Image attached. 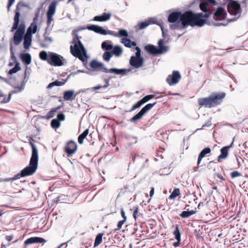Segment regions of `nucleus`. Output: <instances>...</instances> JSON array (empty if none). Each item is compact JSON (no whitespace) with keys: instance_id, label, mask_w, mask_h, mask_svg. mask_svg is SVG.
<instances>
[{"instance_id":"obj_1","label":"nucleus","mask_w":248,"mask_h":248,"mask_svg":"<svg viewBox=\"0 0 248 248\" xmlns=\"http://www.w3.org/2000/svg\"><path fill=\"white\" fill-rule=\"evenodd\" d=\"M202 14H196L191 11H187L182 14L181 12H173L168 17V21L173 23L180 20L184 27L191 26H202L206 20L202 19Z\"/></svg>"},{"instance_id":"obj_2","label":"nucleus","mask_w":248,"mask_h":248,"mask_svg":"<svg viewBox=\"0 0 248 248\" xmlns=\"http://www.w3.org/2000/svg\"><path fill=\"white\" fill-rule=\"evenodd\" d=\"M20 15L18 6H17L14 17V22L11 30L12 32L16 30L13 37V43L16 46L18 45L22 41L25 31L26 26L25 24L22 22L19 24Z\"/></svg>"},{"instance_id":"obj_3","label":"nucleus","mask_w":248,"mask_h":248,"mask_svg":"<svg viewBox=\"0 0 248 248\" xmlns=\"http://www.w3.org/2000/svg\"><path fill=\"white\" fill-rule=\"evenodd\" d=\"M39 57L42 61L53 66H61L64 64L65 61L62 56L51 51L42 50L39 52Z\"/></svg>"},{"instance_id":"obj_4","label":"nucleus","mask_w":248,"mask_h":248,"mask_svg":"<svg viewBox=\"0 0 248 248\" xmlns=\"http://www.w3.org/2000/svg\"><path fill=\"white\" fill-rule=\"evenodd\" d=\"M32 149L31 156L29 166L22 170L20 173L21 177L32 175L36 170L38 162V150L35 145L31 142H30Z\"/></svg>"},{"instance_id":"obj_5","label":"nucleus","mask_w":248,"mask_h":248,"mask_svg":"<svg viewBox=\"0 0 248 248\" xmlns=\"http://www.w3.org/2000/svg\"><path fill=\"white\" fill-rule=\"evenodd\" d=\"M226 95L224 93H214L208 97L199 98L198 100L200 106L211 108L219 105Z\"/></svg>"},{"instance_id":"obj_6","label":"nucleus","mask_w":248,"mask_h":248,"mask_svg":"<svg viewBox=\"0 0 248 248\" xmlns=\"http://www.w3.org/2000/svg\"><path fill=\"white\" fill-rule=\"evenodd\" d=\"M227 7L230 14L235 16L232 20H234L240 16L242 11L240 4L237 1H230L228 4Z\"/></svg>"},{"instance_id":"obj_7","label":"nucleus","mask_w":248,"mask_h":248,"mask_svg":"<svg viewBox=\"0 0 248 248\" xmlns=\"http://www.w3.org/2000/svg\"><path fill=\"white\" fill-rule=\"evenodd\" d=\"M208 2L214 5L217 4L215 0H205V1L202 2L200 5V7L201 10L205 12V14L204 15L202 14V17H208L209 15L212 12V10L211 9V5Z\"/></svg>"},{"instance_id":"obj_8","label":"nucleus","mask_w":248,"mask_h":248,"mask_svg":"<svg viewBox=\"0 0 248 248\" xmlns=\"http://www.w3.org/2000/svg\"><path fill=\"white\" fill-rule=\"evenodd\" d=\"M70 51L74 56L82 62L88 58L85 47H70Z\"/></svg>"},{"instance_id":"obj_9","label":"nucleus","mask_w":248,"mask_h":248,"mask_svg":"<svg viewBox=\"0 0 248 248\" xmlns=\"http://www.w3.org/2000/svg\"><path fill=\"white\" fill-rule=\"evenodd\" d=\"M87 29L85 27H81V28H78L72 31V35L73 37V40L72 42V45H71L70 46H84L81 41H80L79 39L81 37H78V32L82 30H85Z\"/></svg>"},{"instance_id":"obj_10","label":"nucleus","mask_w":248,"mask_h":248,"mask_svg":"<svg viewBox=\"0 0 248 248\" xmlns=\"http://www.w3.org/2000/svg\"><path fill=\"white\" fill-rule=\"evenodd\" d=\"M156 104V102L154 103H150L145 105L132 118L130 119V122H135L142 118L144 114L148 110L151 109Z\"/></svg>"},{"instance_id":"obj_11","label":"nucleus","mask_w":248,"mask_h":248,"mask_svg":"<svg viewBox=\"0 0 248 248\" xmlns=\"http://www.w3.org/2000/svg\"><path fill=\"white\" fill-rule=\"evenodd\" d=\"M64 150L67 157L71 156L77 150V144L73 140L68 141L64 148Z\"/></svg>"},{"instance_id":"obj_12","label":"nucleus","mask_w":248,"mask_h":248,"mask_svg":"<svg viewBox=\"0 0 248 248\" xmlns=\"http://www.w3.org/2000/svg\"><path fill=\"white\" fill-rule=\"evenodd\" d=\"M119 35H116V36L124 37L122 39L121 42L124 44L125 46H136V44L134 42H131L129 39L126 38L128 36L127 31L124 29L120 30L118 31Z\"/></svg>"},{"instance_id":"obj_13","label":"nucleus","mask_w":248,"mask_h":248,"mask_svg":"<svg viewBox=\"0 0 248 248\" xmlns=\"http://www.w3.org/2000/svg\"><path fill=\"white\" fill-rule=\"evenodd\" d=\"M87 29L94 31L96 33L102 34V35H107V34H114L113 32L109 30H106L104 29L102 27L95 25H91L87 27Z\"/></svg>"},{"instance_id":"obj_14","label":"nucleus","mask_w":248,"mask_h":248,"mask_svg":"<svg viewBox=\"0 0 248 248\" xmlns=\"http://www.w3.org/2000/svg\"><path fill=\"white\" fill-rule=\"evenodd\" d=\"M181 78V76L179 72L177 71H174L171 75L168 76L166 80L170 86H171L178 83Z\"/></svg>"},{"instance_id":"obj_15","label":"nucleus","mask_w":248,"mask_h":248,"mask_svg":"<svg viewBox=\"0 0 248 248\" xmlns=\"http://www.w3.org/2000/svg\"><path fill=\"white\" fill-rule=\"evenodd\" d=\"M144 62V58H136L131 57L129 60V64L135 68H139L142 67Z\"/></svg>"},{"instance_id":"obj_16","label":"nucleus","mask_w":248,"mask_h":248,"mask_svg":"<svg viewBox=\"0 0 248 248\" xmlns=\"http://www.w3.org/2000/svg\"><path fill=\"white\" fill-rule=\"evenodd\" d=\"M90 67L97 71H100L105 73H108V69L104 67L103 63L98 62L96 61L93 60L90 63Z\"/></svg>"},{"instance_id":"obj_17","label":"nucleus","mask_w":248,"mask_h":248,"mask_svg":"<svg viewBox=\"0 0 248 248\" xmlns=\"http://www.w3.org/2000/svg\"><path fill=\"white\" fill-rule=\"evenodd\" d=\"M226 13L222 7H218L214 14V18L217 21H222L225 19Z\"/></svg>"},{"instance_id":"obj_18","label":"nucleus","mask_w":248,"mask_h":248,"mask_svg":"<svg viewBox=\"0 0 248 248\" xmlns=\"http://www.w3.org/2000/svg\"><path fill=\"white\" fill-rule=\"evenodd\" d=\"M233 142L228 146L223 147L220 149V155L217 157V160L218 162H220L222 159L226 158L228 155L229 150L232 147Z\"/></svg>"},{"instance_id":"obj_19","label":"nucleus","mask_w":248,"mask_h":248,"mask_svg":"<svg viewBox=\"0 0 248 248\" xmlns=\"http://www.w3.org/2000/svg\"><path fill=\"white\" fill-rule=\"evenodd\" d=\"M145 48L150 54L156 55L167 51L168 47H145Z\"/></svg>"},{"instance_id":"obj_20","label":"nucleus","mask_w":248,"mask_h":248,"mask_svg":"<svg viewBox=\"0 0 248 248\" xmlns=\"http://www.w3.org/2000/svg\"><path fill=\"white\" fill-rule=\"evenodd\" d=\"M111 16V14L110 13H104L101 16H94L93 18V20L100 22L106 21L110 19Z\"/></svg>"},{"instance_id":"obj_21","label":"nucleus","mask_w":248,"mask_h":248,"mask_svg":"<svg viewBox=\"0 0 248 248\" xmlns=\"http://www.w3.org/2000/svg\"><path fill=\"white\" fill-rule=\"evenodd\" d=\"M76 95L75 94V92L73 90H69L65 91L63 93V97L64 100L68 101L74 99Z\"/></svg>"},{"instance_id":"obj_22","label":"nucleus","mask_w":248,"mask_h":248,"mask_svg":"<svg viewBox=\"0 0 248 248\" xmlns=\"http://www.w3.org/2000/svg\"><path fill=\"white\" fill-rule=\"evenodd\" d=\"M63 106L62 105L51 108V110L47 112L45 118L47 119H49L53 117L57 112L58 110L60 109Z\"/></svg>"},{"instance_id":"obj_23","label":"nucleus","mask_w":248,"mask_h":248,"mask_svg":"<svg viewBox=\"0 0 248 248\" xmlns=\"http://www.w3.org/2000/svg\"><path fill=\"white\" fill-rule=\"evenodd\" d=\"M25 82L23 81L19 86H15L14 88V90L10 92L11 94L18 93L22 92L25 89Z\"/></svg>"},{"instance_id":"obj_24","label":"nucleus","mask_w":248,"mask_h":248,"mask_svg":"<svg viewBox=\"0 0 248 248\" xmlns=\"http://www.w3.org/2000/svg\"><path fill=\"white\" fill-rule=\"evenodd\" d=\"M155 20L154 18L149 19L148 21L142 22L138 24V26L139 30H142L147 27L151 24L155 23Z\"/></svg>"},{"instance_id":"obj_25","label":"nucleus","mask_w":248,"mask_h":248,"mask_svg":"<svg viewBox=\"0 0 248 248\" xmlns=\"http://www.w3.org/2000/svg\"><path fill=\"white\" fill-rule=\"evenodd\" d=\"M57 1H52L48 6V9L47 12V15L53 16L56 12Z\"/></svg>"},{"instance_id":"obj_26","label":"nucleus","mask_w":248,"mask_h":248,"mask_svg":"<svg viewBox=\"0 0 248 248\" xmlns=\"http://www.w3.org/2000/svg\"><path fill=\"white\" fill-rule=\"evenodd\" d=\"M211 149L210 148L207 147L203 149L202 152L200 153L198 158V165H199L202 159L208 154L210 153Z\"/></svg>"},{"instance_id":"obj_27","label":"nucleus","mask_w":248,"mask_h":248,"mask_svg":"<svg viewBox=\"0 0 248 248\" xmlns=\"http://www.w3.org/2000/svg\"><path fill=\"white\" fill-rule=\"evenodd\" d=\"M20 58L22 61L27 65L30 64L31 62V55L29 53L21 54Z\"/></svg>"},{"instance_id":"obj_28","label":"nucleus","mask_w":248,"mask_h":248,"mask_svg":"<svg viewBox=\"0 0 248 248\" xmlns=\"http://www.w3.org/2000/svg\"><path fill=\"white\" fill-rule=\"evenodd\" d=\"M23 39L24 40V46H30L32 41V35L26 32Z\"/></svg>"},{"instance_id":"obj_29","label":"nucleus","mask_w":248,"mask_h":248,"mask_svg":"<svg viewBox=\"0 0 248 248\" xmlns=\"http://www.w3.org/2000/svg\"><path fill=\"white\" fill-rule=\"evenodd\" d=\"M103 48H104L105 50H108L109 49H111V48H113V49L112 50V55H114L117 57L120 56L122 52H123V49L122 47H102Z\"/></svg>"},{"instance_id":"obj_30","label":"nucleus","mask_w":248,"mask_h":248,"mask_svg":"<svg viewBox=\"0 0 248 248\" xmlns=\"http://www.w3.org/2000/svg\"><path fill=\"white\" fill-rule=\"evenodd\" d=\"M197 212L196 210H192L191 211H183L180 214V216L182 218H188L191 215L195 214Z\"/></svg>"},{"instance_id":"obj_31","label":"nucleus","mask_w":248,"mask_h":248,"mask_svg":"<svg viewBox=\"0 0 248 248\" xmlns=\"http://www.w3.org/2000/svg\"><path fill=\"white\" fill-rule=\"evenodd\" d=\"M38 31L37 24H34V23H31V25L28 28L27 32L30 34H34Z\"/></svg>"},{"instance_id":"obj_32","label":"nucleus","mask_w":248,"mask_h":248,"mask_svg":"<svg viewBox=\"0 0 248 248\" xmlns=\"http://www.w3.org/2000/svg\"><path fill=\"white\" fill-rule=\"evenodd\" d=\"M89 129H86L78 136V140L79 144H82L83 143V140L89 134Z\"/></svg>"},{"instance_id":"obj_33","label":"nucleus","mask_w":248,"mask_h":248,"mask_svg":"<svg viewBox=\"0 0 248 248\" xmlns=\"http://www.w3.org/2000/svg\"><path fill=\"white\" fill-rule=\"evenodd\" d=\"M130 210L133 212V217L136 220L138 217L140 215L139 212V207L138 206H133L132 208H130Z\"/></svg>"},{"instance_id":"obj_34","label":"nucleus","mask_w":248,"mask_h":248,"mask_svg":"<svg viewBox=\"0 0 248 248\" xmlns=\"http://www.w3.org/2000/svg\"><path fill=\"white\" fill-rule=\"evenodd\" d=\"M179 226L178 224L175 225V230L173 232V234L174 235V238L176 240H179L181 238V233L179 231Z\"/></svg>"},{"instance_id":"obj_35","label":"nucleus","mask_w":248,"mask_h":248,"mask_svg":"<svg viewBox=\"0 0 248 248\" xmlns=\"http://www.w3.org/2000/svg\"><path fill=\"white\" fill-rule=\"evenodd\" d=\"M181 194L180 190L178 188H175L174 189L172 192L171 193V194L169 196V199H175L177 197L179 196Z\"/></svg>"},{"instance_id":"obj_36","label":"nucleus","mask_w":248,"mask_h":248,"mask_svg":"<svg viewBox=\"0 0 248 248\" xmlns=\"http://www.w3.org/2000/svg\"><path fill=\"white\" fill-rule=\"evenodd\" d=\"M108 72L115 73L117 75L124 74L125 73V70L111 68L108 69Z\"/></svg>"},{"instance_id":"obj_37","label":"nucleus","mask_w":248,"mask_h":248,"mask_svg":"<svg viewBox=\"0 0 248 248\" xmlns=\"http://www.w3.org/2000/svg\"><path fill=\"white\" fill-rule=\"evenodd\" d=\"M103 236V233H99L96 237L94 243V247H96L99 245L102 241V237Z\"/></svg>"},{"instance_id":"obj_38","label":"nucleus","mask_w":248,"mask_h":248,"mask_svg":"<svg viewBox=\"0 0 248 248\" xmlns=\"http://www.w3.org/2000/svg\"><path fill=\"white\" fill-rule=\"evenodd\" d=\"M132 50L134 52L135 51V55L132 56L136 58H143L141 55V51L140 47H133Z\"/></svg>"},{"instance_id":"obj_39","label":"nucleus","mask_w":248,"mask_h":248,"mask_svg":"<svg viewBox=\"0 0 248 248\" xmlns=\"http://www.w3.org/2000/svg\"><path fill=\"white\" fill-rule=\"evenodd\" d=\"M19 65L20 64L19 62H16L15 64V67L9 71V74L12 75L13 74L16 73L17 71L20 70L21 68Z\"/></svg>"},{"instance_id":"obj_40","label":"nucleus","mask_w":248,"mask_h":248,"mask_svg":"<svg viewBox=\"0 0 248 248\" xmlns=\"http://www.w3.org/2000/svg\"><path fill=\"white\" fill-rule=\"evenodd\" d=\"M60 122L57 119H54L51 122V126L53 128H58L60 126Z\"/></svg>"},{"instance_id":"obj_41","label":"nucleus","mask_w":248,"mask_h":248,"mask_svg":"<svg viewBox=\"0 0 248 248\" xmlns=\"http://www.w3.org/2000/svg\"><path fill=\"white\" fill-rule=\"evenodd\" d=\"M108 80H109L108 79H107L106 78L104 79V81L106 83V84L105 85H104L103 86H101V85L96 86L93 88V90H99V89H101L102 88H106L108 87L109 86Z\"/></svg>"},{"instance_id":"obj_42","label":"nucleus","mask_w":248,"mask_h":248,"mask_svg":"<svg viewBox=\"0 0 248 248\" xmlns=\"http://www.w3.org/2000/svg\"><path fill=\"white\" fill-rule=\"evenodd\" d=\"M112 56V52H110L108 51H106L103 54V59L106 61H108L110 60V58Z\"/></svg>"},{"instance_id":"obj_43","label":"nucleus","mask_w":248,"mask_h":248,"mask_svg":"<svg viewBox=\"0 0 248 248\" xmlns=\"http://www.w3.org/2000/svg\"><path fill=\"white\" fill-rule=\"evenodd\" d=\"M143 104L144 103H143L141 99L140 101H138V102H137L136 103L133 105L130 111H132L134 109L140 108Z\"/></svg>"},{"instance_id":"obj_44","label":"nucleus","mask_w":248,"mask_h":248,"mask_svg":"<svg viewBox=\"0 0 248 248\" xmlns=\"http://www.w3.org/2000/svg\"><path fill=\"white\" fill-rule=\"evenodd\" d=\"M155 96V95L154 94H150L147 95L145 96H144L141 100L142 101L143 103H145L150 100V99L153 98Z\"/></svg>"},{"instance_id":"obj_45","label":"nucleus","mask_w":248,"mask_h":248,"mask_svg":"<svg viewBox=\"0 0 248 248\" xmlns=\"http://www.w3.org/2000/svg\"><path fill=\"white\" fill-rule=\"evenodd\" d=\"M34 243H35L34 237H30V238L27 239L24 242V244L25 245H30V244H34Z\"/></svg>"},{"instance_id":"obj_46","label":"nucleus","mask_w":248,"mask_h":248,"mask_svg":"<svg viewBox=\"0 0 248 248\" xmlns=\"http://www.w3.org/2000/svg\"><path fill=\"white\" fill-rule=\"evenodd\" d=\"M230 174L231 178L232 179L237 177H240L242 175L241 173L236 170L232 172Z\"/></svg>"},{"instance_id":"obj_47","label":"nucleus","mask_w":248,"mask_h":248,"mask_svg":"<svg viewBox=\"0 0 248 248\" xmlns=\"http://www.w3.org/2000/svg\"><path fill=\"white\" fill-rule=\"evenodd\" d=\"M125 222H126V221H124V220H122L119 221L118 224H117V228L115 229L114 231H117L120 230L122 228V227L123 225Z\"/></svg>"},{"instance_id":"obj_48","label":"nucleus","mask_w":248,"mask_h":248,"mask_svg":"<svg viewBox=\"0 0 248 248\" xmlns=\"http://www.w3.org/2000/svg\"><path fill=\"white\" fill-rule=\"evenodd\" d=\"M12 94L10 93H9L8 96L7 97H4L2 100L1 101V103H8L11 98Z\"/></svg>"},{"instance_id":"obj_49","label":"nucleus","mask_w":248,"mask_h":248,"mask_svg":"<svg viewBox=\"0 0 248 248\" xmlns=\"http://www.w3.org/2000/svg\"><path fill=\"white\" fill-rule=\"evenodd\" d=\"M34 237L35 243H43V242H46V240L43 238L38 237Z\"/></svg>"},{"instance_id":"obj_50","label":"nucleus","mask_w":248,"mask_h":248,"mask_svg":"<svg viewBox=\"0 0 248 248\" xmlns=\"http://www.w3.org/2000/svg\"><path fill=\"white\" fill-rule=\"evenodd\" d=\"M57 119L59 120L60 122V121H64L65 119V115L62 113H59L57 116Z\"/></svg>"},{"instance_id":"obj_51","label":"nucleus","mask_w":248,"mask_h":248,"mask_svg":"<svg viewBox=\"0 0 248 248\" xmlns=\"http://www.w3.org/2000/svg\"><path fill=\"white\" fill-rule=\"evenodd\" d=\"M101 46H112L110 41H106L102 43Z\"/></svg>"},{"instance_id":"obj_52","label":"nucleus","mask_w":248,"mask_h":248,"mask_svg":"<svg viewBox=\"0 0 248 248\" xmlns=\"http://www.w3.org/2000/svg\"><path fill=\"white\" fill-rule=\"evenodd\" d=\"M55 82L56 83V86H62V85H64V84L65 83L66 80H62V81L56 80V81H55Z\"/></svg>"},{"instance_id":"obj_53","label":"nucleus","mask_w":248,"mask_h":248,"mask_svg":"<svg viewBox=\"0 0 248 248\" xmlns=\"http://www.w3.org/2000/svg\"><path fill=\"white\" fill-rule=\"evenodd\" d=\"M121 215L123 217V220L126 221L127 217H126L125 212L123 208L121 209Z\"/></svg>"},{"instance_id":"obj_54","label":"nucleus","mask_w":248,"mask_h":248,"mask_svg":"<svg viewBox=\"0 0 248 248\" xmlns=\"http://www.w3.org/2000/svg\"><path fill=\"white\" fill-rule=\"evenodd\" d=\"M39 12L36 13L35 16L33 18V22L32 23H34V24H37V21L39 17Z\"/></svg>"},{"instance_id":"obj_55","label":"nucleus","mask_w":248,"mask_h":248,"mask_svg":"<svg viewBox=\"0 0 248 248\" xmlns=\"http://www.w3.org/2000/svg\"><path fill=\"white\" fill-rule=\"evenodd\" d=\"M52 16H53L47 15V23L48 26H49L53 20Z\"/></svg>"},{"instance_id":"obj_56","label":"nucleus","mask_w":248,"mask_h":248,"mask_svg":"<svg viewBox=\"0 0 248 248\" xmlns=\"http://www.w3.org/2000/svg\"><path fill=\"white\" fill-rule=\"evenodd\" d=\"M15 0H9L8 4L7 6V10L8 11L10 10V7L14 3Z\"/></svg>"},{"instance_id":"obj_57","label":"nucleus","mask_w":248,"mask_h":248,"mask_svg":"<svg viewBox=\"0 0 248 248\" xmlns=\"http://www.w3.org/2000/svg\"><path fill=\"white\" fill-rule=\"evenodd\" d=\"M181 241V239H179V240H177L176 242L173 243V246L175 248L179 247L180 245Z\"/></svg>"},{"instance_id":"obj_58","label":"nucleus","mask_w":248,"mask_h":248,"mask_svg":"<svg viewBox=\"0 0 248 248\" xmlns=\"http://www.w3.org/2000/svg\"><path fill=\"white\" fill-rule=\"evenodd\" d=\"M56 86V83H55V81L50 83L48 85V86H47V88L48 89H50V88H51L52 87H53V86Z\"/></svg>"},{"instance_id":"obj_59","label":"nucleus","mask_w":248,"mask_h":248,"mask_svg":"<svg viewBox=\"0 0 248 248\" xmlns=\"http://www.w3.org/2000/svg\"><path fill=\"white\" fill-rule=\"evenodd\" d=\"M158 45L159 47L164 46V41L162 39H160L158 42Z\"/></svg>"},{"instance_id":"obj_60","label":"nucleus","mask_w":248,"mask_h":248,"mask_svg":"<svg viewBox=\"0 0 248 248\" xmlns=\"http://www.w3.org/2000/svg\"><path fill=\"white\" fill-rule=\"evenodd\" d=\"M13 235H7L6 236V239L10 242L13 239Z\"/></svg>"},{"instance_id":"obj_61","label":"nucleus","mask_w":248,"mask_h":248,"mask_svg":"<svg viewBox=\"0 0 248 248\" xmlns=\"http://www.w3.org/2000/svg\"><path fill=\"white\" fill-rule=\"evenodd\" d=\"M154 194V188L153 187H151V189L150 191V197H152Z\"/></svg>"},{"instance_id":"obj_62","label":"nucleus","mask_w":248,"mask_h":248,"mask_svg":"<svg viewBox=\"0 0 248 248\" xmlns=\"http://www.w3.org/2000/svg\"><path fill=\"white\" fill-rule=\"evenodd\" d=\"M45 41L46 42H51L52 41V39L50 37L47 36L45 38Z\"/></svg>"},{"instance_id":"obj_63","label":"nucleus","mask_w":248,"mask_h":248,"mask_svg":"<svg viewBox=\"0 0 248 248\" xmlns=\"http://www.w3.org/2000/svg\"><path fill=\"white\" fill-rule=\"evenodd\" d=\"M216 25L217 26H221V25H225V24L224 22H216L215 23Z\"/></svg>"},{"instance_id":"obj_64","label":"nucleus","mask_w":248,"mask_h":248,"mask_svg":"<svg viewBox=\"0 0 248 248\" xmlns=\"http://www.w3.org/2000/svg\"><path fill=\"white\" fill-rule=\"evenodd\" d=\"M217 177H218L219 179H220V180H222V181H225V178H224L223 176H222L221 175H217Z\"/></svg>"}]
</instances>
